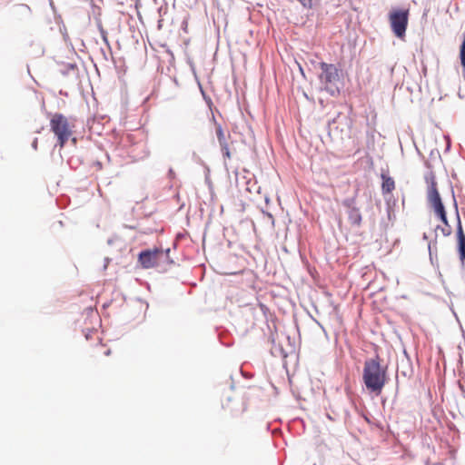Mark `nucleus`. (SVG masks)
<instances>
[{"mask_svg":"<svg viewBox=\"0 0 465 465\" xmlns=\"http://www.w3.org/2000/svg\"><path fill=\"white\" fill-rule=\"evenodd\" d=\"M362 380L368 391L376 394L381 392L387 382V366L381 365V359L378 355L365 361Z\"/></svg>","mask_w":465,"mask_h":465,"instance_id":"nucleus-1","label":"nucleus"},{"mask_svg":"<svg viewBox=\"0 0 465 465\" xmlns=\"http://www.w3.org/2000/svg\"><path fill=\"white\" fill-rule=\"evenodd\" d=\"M319 66L321 73L318 77L322 90L326 91L331 96L340 94L342 86L341 72L333 64L321 62Z\"/></svg>","mask_w":465,"mask_h":465,"instance_id":"nucleus-2","label":"nucleus"},{"mask_svg":"<svg viewBox=\"0 0 465 465\" xmlns=\"http://www.w3.org/2000/svg\"><path fill=\"white\" fill-rule=\"evenodd\" d=\"M428 185L427 200L437 216L446 213L445 206L437 189L436 177L432 171L427 172L424 175Z\"/></svg>","mask_w":465,"mask_h":465,"instance_id":"nucleus-3","label":"nucleus"},{"mask_svg":"<svg viewBox=\"0 0 465 465\" xmlns=\"http://www.w3.org/2000/svg\"><path fill=\"white\" fill-rule=\"evenodd\" d=\"M50 127L52 132L57 137V145L64 147V143L72 135V130L68 123V119L62 114H54L50 120Z\"/></svg>","mask_w":465,"mask_h":465,"instance_id":"nucleus-4","label":"nucleus"},{"mask_svg":"<svg viewBox=\"0 0 465 465\" xmlns=\"http://www.w3.org/2000/svg\"><path fill=\"white\" fill-rule=\"evenodd\" d=\"M391 27L394 35L402 38L405 36L409 20V10H396L390 13Z\"/></svg>","mask_w":465,"mask_h":465,"instance_id":"nucleus-5","label":"nucleus"},{"mask_svg":"<svg viewBox=\"0 0 465 465\" xmlns=\"http://www.w3.org/2000/svg\"><path fill=\"white\" fill-rule=\"evenodd\" d=\"M342 206L346 209L348 220L352 226L359 227L361 224L362 216L357 206L355 197H348L342 201Z\"/></svg>","mask_w":465,"mask_h":465,"instance_id":"nucleus-6","label":"nucleus"},{"mask_svg":"<svg viewBox=\"0 0 465 465\" xmlns=\"http://www.w3.org/2000/svg\"><path fill=\"white\" fill-rule=\"evenodd\" d=\"M454 205L456 208V219H457V241H458V252L460 260L462 264L465 262V233L462 229L460 213L458 211L457 202L454 199Z\"/></svg>","mask_w":465,"mask_h":465,"instance_id":"nucleus-7","label":"nucleus"},{"mask_svg":"<svg viewBox=\"0 0 465 465\" xmlns=\"http://www.w3.org/2000/svg\"><path fill=\"white\" fill-rule=\"evenodd\" d=\"M138 261L144 269L157 268V248L142 251L138 255Z\"/></svg>","mask_w":465,"mask_h":465,"instance_id":"nucleus-8","label":"nucleus"},{"mask_svg":"<svg viewBox=\"0 0 465 465\" xmlns=\"http://www.w3.org/2000/svg\"><path fill=\"white\" fill-rule=\"evenodd\" d=\"M174 264V262L170 257V249L163 250L157 248V269L160 272H166Z\"/></svg>","mask_w":465,"mask_h":465,"instance_id":"nucleus-9","label":"nucleus"},{"mask_svg":"<svg viewBox=\"0 0 465 465\" xmlns=\"http://www.w3.org/2000/svg\"><path fill=\"white\" fill-rule=\"evenodd\" d=\"M381 179H382V184H381V190L383 193H391L395 188V183L394 180L387 175L386 173H381Z\"/></svg>","mask_w":465,"mask_h":465,"instance_id":"nucleus-10","label":"nucleus"},{"mask_svg":"<svg viewBox=\"0 0 465 465\" xmlns=\"http://www.w3.org/2000/svg\"><path fill=\"white\" fill-rule=\"evenodd\" d=\"M216 135H217V139H218L220 147L228 143L221 124H217V126H216Z\"/></svg>","mask_w":465,"mask_h":465,"instance_id":"nucleus-11","label":"nucleus"},{"mask_svg":"<svg viewBox=\"0 0 465 465\" xmlns=\"http://www.w3.org/2000/svg\"><path fill=\"white\" fill-rule=\"evenodd\" d=\"M436 230H440L441 233L444 235V236H450L452 232V230H451V227L450 224H447V225H444L443 227L440 226V225H438L436 227Z\"/></svg>","mask_w":465,"mask_h":465,"instance_id":"nucleus-12","label":"nucleus"},{"mask_svg":"<svg viewBox=\"0 0 465 465\" xmlns=\"http://www.w3.org/2000/svg\"><path fill=\"white\" fill-rule=\"evenodd\" d=\"M221 150H222V153H223V155L224 158H227V159L231 158V152H230L228 143L221 146Z\"/></svg>","mask_w":465,"mask_h":465,"instance_id":"nucleus-13","label":"nucleus"},{"mask_svg":"<svg viewBox=\"0 0 465 465\" xmlns=\"http://www.w3.org/2000/svg\"><path fill=\"white\" fill-rule=\"evenodd\" d=\"M102 36H103V40L104 42V44L107 45L108 47V50H109V54L112 55V51H111V46H110V44L108 42V39H107V35H106V33L102 30Z\"/></svg>","mask_w":465,"mask_h":465,"instance_id":"nucleus-14","label":"nucleus"},{"mask_svg":"<svg viewBox=\"0 0 465 465\" xmlns=\"http://www.w3.org/2000/svg\"><path fill=\"white\" fill-rule=\"evenodd\" d=\"M437 217L443 223L444 225L449 224V221L447 218V213H443L442 215H439Z\"/></svg>","mask_w":465,"mask_h":465,"instance_id":"nucleus-15","label":"nucleus"},{"mask_svg":"<svg viewBox=\"0 0 465 465\" xmlns=\"http://www.w3.org/2000/svg\"><path fill=\"white\" fill-rule=\"evenodd\" d=\"M433 245H436V242H433ZM428 249H429L430 259V261H432V259H433L432 242H429Z\"/></svg>","mask_w":465,"mask_h":465,"instance_id":"nucleus-16","label":"nucleus"},{"mask_svg":"<svg viewBox=\"0 0 465 465\" xmlns=\"http://www.w3.org/2000/svg\"><path fill=\"white\" fill-rule=\"evenodd\" d=\"M300 3L304 6V7H311L312 6V0H299Z\"/></svg>","mask_w":465,"mask_h":465,"instance_id":"nucleus-17","label":"nucleus"},{"mask_svg":"<svg viewBox=\"0 0 465 465\" xmlns=\"http://www.w3.org/2000/svg\"><path fill=\"white\" fill-rule=\"evenodd\" d=\"M76 68V65L74 64H68L66 65V71H64L63 74H67L69 70H74Z\"/></svg>","mask_w":465,"mask_h":465,"instance_id":"nucleus-18","label":"nucleus"},{"mask_svg":"<svg viewBox=\"0 0 465 465\" xmlns=\"http://www.w3.org/2000/svg\"><path fill=\"white\" fill-rule=\"evenodd\" d=\"M263 213H264V215H266V217H268V219L271 221L272 224L273 225L274 218H273L272 214L270 213H267V212H263Z\"/></svg>","mask_w":465,"mask_h":465,"instance_id":"nucleus-19","label":"nucleus"},{"mask_svg":"<svg viewBox=\"0 0 465 465\" xmlns=\"http://www.w3.org/2000/svg\"><path fill=\"white\" fill-rule=\"evenodd\" d=\"M37 144H38V139L35 138L33 143H32L33 149L37 150Z\"/></svg>","mask_w":465,"mask_h":465,"instance_id":"nucleus-20","label":"nucleus"},{"mask_svg":"<svg viewBox=\"0 0 465 465\" xmlns=\"http://www.w3.org/2000/svg\"><path fill=\"white\" fill-rule=\"evenodd\" d=\"M101 52H102V54H103L104 58L105 60H108V56H107L106 52H105L104 49H101Z\"/></svg>","mask_w":465,"mask_h":465,"instance_id":"nucleus-21","label":"nucleus"},{"mask_svg":"<svg viewBox=\"0 0 465 465\" xmlns=\"http://www.w3.org/2000/svg\"><path fill=\"white\" fill-rule=\"evenodd\" d=\"M110 259L109 258H105V264H104V269H106L107 267V263L109 262Z\"/></svg>","mask_w":465,"mask_h":465,"instance_id":"nucleus-22","label":"nucleus"},{"mask_svg":"<svg viewBox=\"0 0 465 465\" xmlns=\"http://www.w3.org/2000/svg\"><path fill=\"white\" fill-rule=\"evenodd\" d=\"M95 164L98 168H102V163L100 162H96Z\"/></svg>","mask_w":465,"mask_h":465,"instance_id":"nucleus-23","label":"nucleus"},{"mask_svg":"<svg viewBox=\"0 0 465 465\" xmlns=\"http://www.w3.org/2000/svg\"><path fill=\"white\" fill-rule=\"evenodd\" d=\"M111 354V350H107L105 352H104V355L108 356Z\"/></svg>","mask_w":465,"mask_h":465,"instance_id":"nucleus-24","label":"nucleus"},{"mask_svg":"<svg viewBox=\"0 0 465 465\" xmlns=\"http://www.w3.org/2000/svg\"><path fill=\"white\" fill-rule=\"evenodd\" d=\"M423 239H425V240H427V239H428V237H427L426 233H424V234H423Z\"/></svg>","mask_w":465,"mask_h":465,"instance_id":"nucleus-25","label":"nucleus"}]
</instances>
